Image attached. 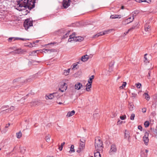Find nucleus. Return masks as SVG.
<instances>
[{
    "label": "nucleus",
    "mask_w": 157,
    "mask_h": 157,
    "mask_svg": "<svg viewBox=\"0 0 157 157\" xmlns=\"http://www.w3.org/2000/svg\"><path fill=\"white\" fill-rule=\"evenodd\" d=\"M103 144L102 141L98 138L95 139V147L97 150L101 151L103 148Z\"/></svg>",
    "instance_id": "obj_1"
},
{
    "label": "nucleus",
    "mask_w": 157,
    "mask_h": 157,
    "mask_svg": "<svg viewBox=\"0 0 157 157\" xmlns=\"http://www.w3.org/2000/svg\"><path fill=\"white\" fill-rule=\"evenodd\" d=\"M17 2V9L19 11H21L22 9H20V8H26L28 0H18Z\"/></svg>",
    "instance_id": "obj_2"
},
{
    "label": "nucleus",
    "mask_w": 157,
    "mask_h": 157,
    "mask_svg": "<svg viewBox=\"0 0 157 157\" xmlns=\"http://www.w3.org/2000/svg\"><path fill=\"white\" fill-rule=\"evenodd\" d=\"M72 36L73 35H71L69 36L70 38L68 40V42H71L72 41H74L76 42H81L84 39V37L82 36H78L76 37H74V36Z\"/></svg>",
    "instance_id": "obj_3"
},
{
    "label": "nucleus",
    "mask_w": 157,
    "mask_h": 157,
    "mask_svg": "<svg viewBox=\"0 0 157 157\" xmlns=\"http://www.w3.org/2000/svg\"><path fill=\"white\" fill-rule=\"evenodd\" d=\"M36 0H28V2H27L26 8H27L29 10H31L32 8L35 7Z\"/></svg>",
    "instance_id": "obj_4"
},
{
    "label": "nucleus",
    "mask_w": 157,
    "mask_h": 157,
    "mask_svg": "<svg viewBox=\"0 0 157 157\" xmlns=\"http://www.w3.org/2000/svg\"><path fill=\"white\" fill-rule=\"evenodd\" d=\"M24 26L25 29L27 30L30 27L33 26V22L29 20L26 19L24 22Z\"/></svg>",
    "instance_id": "obj_5"
},
{
    "label": "nucleus",
    "mask_w": 157,
    "mask_h": 157,
    "mask_svg": "<svg viewBox=\"0 0 157 157\" xmlns=\"http://www.w3.org/2000/svg\"><path fill=\"white\" fill-rule=\"evenodd\" d=\"M58 96V93H53L50 94L48 95H46L45 98L46 99H52L55 97L57 98Z\"/></svg>",
    "instance_id": "obj_6"
},
{
    "label": "nucleus",
    "mask_w": 157,
    "mask_h": 157,
    "mask_svg": "<svg viewBox=\"0 0 157 157\" xmlns=\"http://www.w3.org/2000/svg\"><path fill=\"white\" fill-rule=\"evenodd\" d=\"M117 151V148L116 146L114 144H112L111 146L110 149L109 151V153L110 155L114 154Z\"/></svg>",
    "instance_id": "obj_7"
},
{
    "label": "nucleus",
    "mask_w": 157,
    "mask_h": 157,
    "mask_svg": "<svg viewBox=\"0 0 157 157\" xmlns=\"http://www.w3.org/2000/svg\"><path fill=\"white\" fill-rule=\"evenodd\" d=\"M149 135V133L147 132H145L144 133V135L143 137V140L144 141V144L147 145L149 142V139L148 138V136Z\"/></svg>",
    "instance_id": "obj_8"
},
{
    "label": "nucleus",
    "mask_w": 157,
    "mask_h": 157,
    "mask_svg": "<svg viewBox=\"0 0 157 157\" xmlns=\"http://www.w3.org/2000/svg\"><path fill=\"white\" fill-rule=\"evenodd\" d=\"M71 0H63V5L64 8H67L70 5V1Z\"/></svg>",
    "instance_id": "obj_9"
},
{
    "label": "nucleus",
    "mask_w": 157,
    "mask_h": 157,
    "mask_svg": "<svg viewBox=\"0 0 157 157\" xmlns=\"http://www.w3.org/2000/svg\"><path fill=\"white\" fill-rule=\"evenodd\" d=\"M148 150L147 149L143 150L141 151L140 155L141 157H147V153Z\"/></svg>",
    "instance_id": "obj_10"
},
{
    "label": "nucleus",
    "mask_w": 157,
    "mask_h": 157,
    "mask_svg": "<svg viewBox=\"0 0 157 157\" xmlns=\"http://www.w3.org/2000/svg\"><path fill=\"white\" fill-rule=\"evenodd\" d=\"M124 136L125 139H127L128 141H129L130 138V134L129 131L126 129L124 131Z\"/></svg>",
    "instance_id": "obj_11"
},
{
    "label": "nucleus",
    "mask_w": 157,
    "mask_h": 157,
    "mask_svg": "<svg viewBox=\"0 0 157 157\" xmlns=\"http://www.w3.org/2000/svg\"><path fill=\"white\" fill-rule=\"evenodd\" d=\"M29 40V39H24V38H22L19 37H10L8 39V41L9 42H11L12 40H13V41H15L16 40Z\"/></svg>",
    "instance_id": "obj_12"
},
{
    "label": "nucleus",
    "mask_w": 157,
    "mask_h": 157,
    "mask_svg": "<svg viewBox=\"0 0 157 157\" xmlns=\"http://www.w3.org/2000/svg\"><path fill=\"white\" fill-rule=\"evenodd\" d=\"M134 19L133 16L130 17L126 19L124 21H123V24H128L132 22Z\"/></svg>",
    "instance_id": "obj_13"
},
{
    "label": "nucleus",
    "mask_w": 157,
    "mask_h": 157,
    "mask_svg": "<svg viewBox=\"0 0 157 157\" xmlns=\"http://www.w3.org/2000/svg\"><path fill=\"white\" fill-rule=\"evenodd\" d=\"M42 52L45 53H50L51 52H56V50L53 49H46L45 48H44L42 49Z\"/></svg>",
    "instance_id": "obj_14"
},
{
    "label": "nucleus",
    "mask_w": 157,
    "mask_h": 157,
    "mask_svg": "<svg viewBox=\"0 0 157 157\" xmlns=\"http://www.w3.org/2000/svg\"><path fill=\"white\" fill-rule=\"evenodd\" d=\"M88 83L86 85V90L87 91H89L90 90V88L91 87V84L92 83V81H88Z\"/></svg>",
    "instance_id": "obj_15"
},
{
    "label": "nucleus",
    "mask_w": 157,
    "mask_h": 157,
    "mask_svg": "<svg viewBox=\"0 0 157 157\" xmlns=\"http://www.w3.org/2000/svg\"><path fill=\"white\" fill-rule=\"evenodd\" d=\"M82 84L80 82H77L75 85V89L79 90L82 87Z\"/></svg>",
    "instance_id": "obj_16"
},
{
    "label": "nucleus",
    "mask_w": 157,
    "mask_h": 157,
    "mask_svg": "<svg viewBox=\"0 0 157 157\" xmlns=\"http://www.w3.org/2000/svg\"><path fill=\"white\" fill-rule=\"evenodd\" d=\"M23 52V51L20 48L16 49V50L13 51V52L14 54H17L22 53Z\"/></svg>",
    "instance_id": "obj_17"
},
{
    "label": "nucleus",
    "mask_w": 157,
    "mask_h": 157,
    "mask_svg": "<svg viewBox=\"0 0 157 157\" xmlns=\"http://www.w3.org/2000/svg\"><path fill=\"white\" fill-rule=\"evenodd\" d=\"M89 59V56L87 55L83 56L81 58V60L85 62L87 60Z\"/></svg>",
    "instance_id": "obj_18"
},
{
    "label": "nucleus",
    "mask_w": 157,
    "mask_h": 157,
    "mask_svg": "<svg viewBox=\"0 0 157 157\" xmlns=\"http://www.w3.org/2000/svg\"><path fill=\"white\" fill-rule=\"evenodd\" d=\"M63 98V97L62 96H59V95H58V97H57V98H57V102L59 104L61 105V104H63V103L62 102H60L59 101V98H60L61 99H62ZM61 101H62L63 102H64V101L63 100L61 99Z\"/></svg>",
    "instance_id": "obj_19"
},
{
    "label": "nucleus",
    "mask_w": 157,
    "mask_h": 157,
    "mask_svg": "<svg viewBox=\"0 0 157 157\" xmlns=\"http://www.w3.org/2000/svg\"><path fill=\"white\" fill-rule=\"evenodd\" d=\"M85 147V143H80L79 145V148L80 150V151L82 150Z\"/></svg>",
    "instance_id": "obj_20"
},
{
    "label": "nucleus",
    "mask_w": 157,
    "mask_h": 157,
    "mask_svg": "<svg viewBox=\"0 0 157 157\" xmlns=\"http://www.w3.org/2000/svg\"><path fill=\"white\" fill-rule=\"evenodd\" d=\"M144 30L146 32H149L151 30V26L148 25H146L144 27Z\"/></svg>",
    "instance_id": "obj_21"
},
{
    "label": "nucleus",
    "mask_w": 157,
    "mask_h": 157,
    "mask_svg": "<svg viewBox=\"0 0 157 157\" xmlns=\"http://www.w3.org/2000/svg\"><path fill=\"white\" fill-rule=\"evenodd\" d=\"M75 113V111L74 110H72L71 112H68L67 113V116L68 117H71L74 115Z\"/></svg>",
    "instance_id": "obj_22"
},
{
    "label": "nucleus",
    "mask_w": 157,
    "mask_h": 157,
    "mask_svg": "<svg viewBox=\"0 0 157 157\" xmlns=\"http://www.w3.org/2000/svg\"><path fill=\"white\" fill-rule=\"evenodd\" d=\"M66 84L65 83H64L61 86V87L63 88V90H62L60 88L59 89V90H60V91L62 92H63L64 91V90H66L67 88V86H66Z\"/></svg>",
    "instance_id": "obj_23"
},
{
    "label": "nucleus",
    "mask_w": 157,
    "mask_h": 157,
    "mask_svg": "<svg viewBox=\"0 0 157 157\" xmlns=\"http://www.w3.org/2000/svg\"><path fill=\"white\" fill-rule=\"evenodd\" d=\"M134 105L132 103H129V108L130 111H132L133 109Z\"/></svg>",
    "instance_id": "obj_24"
},
{
    "label": "nucleus",
    "mask_w": 157,
    "mask_h": 157,
    "mask_svg": "<svg viewBox=\"0 0 157 157\" xmlns=\"http://www.w3.org/2000/svg\"><path fill=\"white\" fill-rule=\"evenodd\" d=\"M119 15H116V14H114L111 15L110 16V18L111 19H115V18H120L121 17H119Z\"/></svg>",
    "instance_id": "obj_25"
},
{
    "label": "nucleus",
    "mask_w": 157,
    "mask_h": 157,
    "mask_svg": "<svg viewBox=\"0 0 157 157\" xmlns=\"http://www.w3.org/2000/svg\"><path fill=\"white\" fill-rule=\"evenodd\" d=\"M70 70V69H68L67 70H65L64 71L63 74L65 75H68Z\"/></svg>",
    "instance_id": "obj_26"
},
{
    "label": "nucleus",
    "mask_w": 157,
    "mask_h": 157,
    "mask_svg": "<svg viewBox=\"0 0 157 157\" xmlns=\"http://www.w3.org/2000/svg\"><path fill=\"white\" fill-rule=\"evenodd\" d=\"M136 25H135H135H133L132 28H130V29H129L128 30V31L125 32L124 33V34L125 35H126L128 33V32L129 31H130L131 30H133V29H135V28H136Z\"/></svg>",
    "instance_id": "obj_27"
},
{
    "label": "nucleus",
    "mask_w": 157,
    "mask_h": 157,
    "mask_svg": "<svg viewBox=\"0 0 157 157\" xmlns=\"http://www.w3.org/2000/svg\"><path fill=\"white\" fill-rule=\"evenodd\" d=\"M74 145H72L71 147L70 150L69 151V152L70 153L74 152H75V150L74 149Z\"/></svg>",
    "instance_id": "obj_28"
},
{
    "label": "nucleus",
    "mask_w": 157,
    "mask_h": 157,
    "mask_svg": "<svg viewBox=\"0 0 157 157\" xmlns=\"http://www.w3.org/2000/svg\"><path fill=\"white\" fill-rule=\"evenodd\" d=\"M22 134L21 131H20L16 133L17 137L19 139L22 136Z\"/></svg>",
    "instance_id": "obj_29"
},
{
    "label": "nucleus",
    "mask_w": 157,
    "mask_h": 157,
    "mask_svg": "<svg viewBox=\"0 0 157 157\" xmlns=\"http://www.w3.org/2000/svg\"><path fill=\"white\" fill-rule=\"evenodd\" d=\"M139 13V10H135L132 13V16H133V17L134 18V17L135 16L136 14H137Z\"/></svg>",
    "instance_id": "obj_30"
},
{
    "label": "nucleus",
    "mask_w": 157,
    "mask_h": 157,
    "mask_svg": "<svg viewBox=\"0 0 157 157\" xmlns=\"http://www.w3.org/2000/svg\"><path fill=\"white\" fill-rule=\"evenodd\" d=\"M20 152L22 154H24L26 150V149L25 148V147H22L20 148Z\"/></svg>",
    "instance_id": "obj_31"
},
{
    "label": "nucleus",
    "mask_w": 157,
    "mask_h": 157,
    "mask_svg": "<svg viewBox=\"0 0 157 157\" xmlns=\"http://www.w3.org/2000/svg\"><path fill=\"white\" fill-rule=\"evenodd\" d=\"M14 109V107L13 106H11L10 107V109H6L5 110L6 112H9V111H12Z\"/></svg>",
    "instance_id": "obj_32"
},
{
    "label": "nucleus",
    "mask_w": 157,
    "mask_h": 157,
    "mask_svg": "<svg viewBox=\"0 0 157 157\" xmlns=\"http://www.w3.org/2000/svg\"><path fill=\"white\" fill-rule=\"evenodd\" d=\"M154 104L155 105V106H157V94L155 95L154 98Z\"/></svg>",
    "instance_id": "obj_33"
},
{
    "label": "nucleus",
    "mask_w": 157,
    "mask_h": 157,
    "mask_svg": "<svg viewBox=\"0 0 157 157\" xmlns=\"http://www.w3.org/2000/svg\"><path fill=\"white\" fill-rule=\"evenodd\" d=\"M135 1H136V2H147L148 3H149V2H151V0H149L148 1H147V0L142 1V0H135Z\"/></svg>",
    "instance_id": "obj_34"
},
{
    "label": "nucleus",
    "mask_w": 157,
    "mask_h": 157,
    "mask_svg": "<svg viewBox=\"0 0 157 157\" xmlns=\"http://www.w3.org/2000/svg\"><path fill=\"white\" fill-rule=\"evenodd\" d=\"M94 157H101V155L99 152H97L94 153Z\"/></svg>",
    "instance_id": "obj_35"
},
{
    "label": "nucleus",
    "mask_w": 157,
    "mask_h": 157,
    "mask_svg": "<svg viewBox=\"0 0 157 157\" xmlns=\"http://www.w3.org/2000/svg\"><path fill=\"white\" fill-rule=\"evenodd\" d=\"M147 55V54H146L144 55V61L146 63H148L149 62V60L147 59V58L146 57V56Z\"/></svg>",
    "instance_id": "obj_36"
},
{
    "label": "nucleus",
    "mask_w": 157,
    "mask_h": 157,
    "mask_svg": "<svg viewBox=\"0 0 157 157\" xmlns=\"http://www.w3.org/2000/svg\"><path fill=\"white\" fill-rule=\"evenodd\" d=\"M78 67V66L77 64L74 63L73 65L72 70H74L75 68H77Z\"/></svg>",
    "instance_id": "obj_37"
},
{
    "label": "nucleus",
    "mask_w": 157,
    "mask_h": 157,
    "mask_svg": "<svg viewBox=\"0 0 157 157\" xmlns=\"http://www.w3.org/2000/svg\"><path fill=\"white\" fill-rule=\"evenodd\" d=\"M65 144V143L64 142L61 144L60 146H59V149L60 151H61L62 150L63 146Z\"/></svg>",
    "instance_id": "obj_38"
},
{
    "label": "nucleus",
    "mask_w": 157,
    "mask_h": 157,
    "mask_svg": "<svg viewBox=\"0 0 157 157\" xmlns=\"http://www.w3.org/2000/svg\"><path fill=\"white\" fill-rule=\"evenodd\" d=\"M149 125V123L148 121H146L144 123V125L146 128Z\"/></svg>",
    "instance_id": "obj_39"
},
{
    "label": "nucleus",
    "mask_w": 157,
    "mask_h": 157,
    "mask_svg": "<svg viewBox=\"0 0 157 157\" xmlns=\"http://www.w3.org/2000/svg\"><path fill=\"white\" fill-rule=\"evenodd\" d=\"M100 36H101V33H100L97 34H96L93 36V38H96L99 37Z\"/></svg>",
    "instance_id": "obj_40"
},
{
    "label": "nucleus",
    "mask_w": 157,
    "mask_h": 157,
    "mask_svg": "<svg viewBox=\"0 0 157 157\" xmlns=\"http://www.w3.org/2000/svg\"><path fill=\"white\" fill-rule=\"evenodd\" d=\"M144 95H145V98L147 100H149L150 99V96L148 95V94L146 93H144Z\"/></svg>",
    "instance_id": "obj_41"
},
{
    "label": "nucleus",
    "mask_w": 157,
    "mask_h": 157,
    "mask_svg": "<svg viewBox=\"0 0 157 157\" xmlns=\"http://www.w3.org/2000/svg\"><path fill=\"white\" fill-rule=\"evenodd\" d=\"M126 82H123V84L121 86H120V89H123L126 85Z\"/></svg>",
    "instance_id": "obj_42"
},
{
    "label": "nucleus",
    "mask_w": 157,
    "mask_h": 157,
    "mask_svg": "<svg viewBox=\"0 0 157 157\" xmlns=\"http://www.w3.org/2000/svg\"><path fill=\"white\" fill-rule=\"evenodd\" d=\"M69 31H68V32H67V33H66L65 35H63V38L65 39V38H67L68 36H69Z\"/></svg>",
    "instance_id": "obj_43"
},
{
    "label": "nucleus",
    "mask_w": 157,
    "mask_h": 157,
    "mask_svg": "<svg viewBox=\"0 0 157 157\" xmlns=\"http://www.w3.org/2000/svg\"><path fill=\"white\" fill-rule=\"evenodd\" d=\"M135 117V115L134 113H132L131 114L130 117V119L132 120H133L134 119V117Z\"/></svg>",
    "instance_id": "obj_44"
},
{
    "label": "nucleus",
    "mask_w": 157,
    "mask_h": 157,
    "mask_svg": "<svg viewBox=\"0 0 157 157\" xmlns=\"http://www.w3.org/2000/svg\"><path fill=\"white\" fill-rule=\"evenodd\" d=\"M31 103L32 104V105L35 106L36 105H37V104H38V102L37 101H36L32 102Z\"/></svg>",
    "instance_id": "obj_45"
},
{
    "label": "nucleus",
    "mask_w": 157,
    "mask_h": 157,
    "mask_svg": "<svg viewBox=\"0 0 157 157\" xmlns=\"http://www.w3.org/2000/svg\"><path fill=\"white\" fill-rule=\"evenodd\" d=\"M46 140L47 142H49L50 140V136H46L45 137Z\"/></svg>",
    "instance_id": "obj_46"
},
{
    "label": "nucleus",
    "mask_w": 157,
    "mask_h": 157,
    "mask_svg": "<svg viewBox=\"0 0 157 157\" xmlns=\"http://www.w3.org/2000/svg\"><path fill=\"white\" fill-rule=\"evenodd\" d=\"M109 31V30H107L104 31L103 32H101V36L104 35L105 34H106L108 33V32Z\"/></svg>",
    "instance_id": "obj_47"
},
{
    "label": "nucleus",
    "mask_w": 157,
    "mask_h": 157,
    "mask_svg": "<svg viewBox=\"0 0 157 157\" xmlns=\"http://www.w3.org/2000/svg\"><path fill=\"white\" fill-rule=\"evenodd\" d=\"M126 118V116L125 115H124L123 116H121L120 117V118L122 120H124Z\"/></svg>",
    "instance_id": "obj_48"
},
{
    "label": "nucleus",
    "mask_w": 157,
    "mask_h": 157,
    "mask_svg": "<svg viewBox=\"0 0 157 157\" xmlns=\"http://www.w3.org/2000/svg\"><path fill=\"white\" fill-rule=\"evenodd\" d=\"M80 143H85V140L83 138H82L80 140Z\"/></svg>",
    "instance_id": "obj_49"
},
{
    "label": "nucleus",
    "mask_w": 157,
    "mask_h": 157,
    "mask_svg": "<svg viewBox=\"0 0 157 157\" xmlns=\"http://www.w3.org/2000/svg\"><path fill=\"white\" fill-rule=\"evenodd\" d=\"M136 85L137 88H139L141 86V84L140 83L136 84Z\"/></svg>",
    "instance_id": "obj_50"
},
{
    "label": "nucleus",
    "mask_w": 157,
    "mask_h": 157,
    "mask_svg": "<svg viewBox=\"0 0 157 157\" xmlns=\"http://www.w3.org/2000/svg\"><path fill=\"white\" fill-rule=\"evenodd\" d=\"M142 112L143 113H144L146 112V108H144L142 109Z\"/></svg>",
    "instance_id": "obj_51"
},
{
    "label": "nucleus",
    "mask_w": 157,
    "mask_h": 157,
    "mask_svg": "<svg viewBox=\"0 0 157 157\" xmlns=\"http://www.w3.org/2000/svg\"><path fill=\"white\" fill-rule=\"evenodd\" d=\"M94 76L93 75H92L89 78L90 80H92L93 79H94Z\"/></svg>",
    "instance_id": "obj_52"
},
{
    "label": "nucleus",
    "mask_w": 157,
    "mask_h": 157,
    "mask_svg": "<svg viewBox=\"0 0 157 157\" xmlns=\"http://www.w3.org/2000/svg\"><path fill=\"white\" fill-rule=\"evenodd\" d=\"M132 97L134 98L136 97V94L133 93H132Z\"/></svg>",
    "instance_id": "obj_53"
},
{
    "label": "nucleus",
    "mask_w": 157,
    "mask_h": 157,
    "mask_svg": "<svg viewBox=\"0 0 157 157\" xmlns=\"http://www.w3.org/2000/svg\"><path fill=\"white\" fill-rule=\"evenodd\" d=\"M9 107V106L8 105H5L3 106L2 107V109H4V108H8Z\"/></svg>",
    "instance_id": "obj_54"
},
{
    "label": "nucleus",
    "mask_w": 157,
    "mask_h": 157,
    "mask_svg": "<svg viewBox=\"0 0 157 157\" xmlns=\"http://www.w3.org/2000/svg\"><path fill=\"white\" fill-rule=\"evenodd\" d=\"M155 135L157 136V125L156 126V128L155 129Z\"/></svg>",
    "instance_id": "obj_55"
},
{
    "label": "nucleus",
    "mask_w": 157,
    "mask_h": 157,
    "mask_svg": "<svg viewBox=\"0 0 157 157\" xmlns=\"http://www.w3.org/2000/svg\"><path fill=\"white\" fill-rule=\"evenodd\" d=\"M138 129L141 131V129L142 128L141 126L139 125L138 127Z\"/></svg>",
    "instance_id": "obj_56"
},
{
    "label": "nucleus",
    "mask_w": 157,
    "mask_h": 157,
    "mask_svg": "<svg viewBox=\"0 0 157 157\" xmlns=\"http://www.w3.org/2000/svg\"><path fill=\"white\" fill-rule=\"evenodd\" d=\"M73 35L72 36H74V37H75L76 36H75L76 35V33H73L71 35Z\"/></svg>",
    "instance_id": "obj_57"
},
{
    "label": "nucleus",
    "mask_w": 157,
    "mask_h": 157,
    "mask_svg": "<svg viewBox=\"0 0 157 157\" xmlns=\"http://www.w3.org/2000/svg\"><path fill=\"white\" fill-rule=\"evenodd\" d=\"M23 10H25V12H26V13L25 14V15L27 14L28 13H29V11H28V10H26L25 9H23Z\"/></svg>",
    "instance_id": "obj_58"
},
{
    "label": "nucleus",
    "mask_w": 157,
    "mask_h": 157,
    "mask_svg": "<svg viewBox=\"0 0 157 157\" xmlns=\"http://www.w3.org/2000/svg\"><path fill=\"white\" fill-rule=\"evenodd\" d=\"M122 122V121H121L120 120H119V121H118L117 123L118 124H121Z\"/></svg>",
    "instance_id": "obj_59"
},
{
    "label": "nucleus",
    "mask_w": 157,
    "mask_h": 157,
    "mask_svg": "<svg viewBox=\"0 0 157 157\" xmlns=\"http://www.w3.org/2000/svg\"><path fill=\"white\" fill-rule=\"evenodd\" d=\"M10 125V123H9L8 124H6V125L5 126V128H8Z\"/></svg>",
    "instance_id": "obj_60"
},
{
    "label": "nucleus",
    "mask_w": 157,
    "mask_h": 157,
    "mask_svg": "<svg viewBox=\"0 0 157 157\" xmlns=\"http://www.w3.org/2000/svg\"><path fill=\"white\" fill-rule=\"evenodd\" d=\"M30 79H28L27 80V81L28 82H29L31 81V80H30Z\"/></svg>",
    "instance_id": "obj_61"
},
{
    "label": "nucleus",
    "mask_w": 157,
    "mask_h": 157,
    "mask_svg": "<svg viewBox=\"0 0 157 157\" xmlns=\"http://www.w3.org/2000/svg\"><path fill=\"white\" fill-rule=\"evenodd\" d=\"M121 9H124V6H122L121 7Z\"/></svg>",
    "instance_id": "obj_62"
},
{
    "label": "nucleus",
    "mask_w": 157,
    "mask_h": 157,
    "mask_svg": "<svg viewBox=\"0 0 157 157\" xmlns=\"http://www.w3.org/2000/svg\"><path fill=\"white\" fill-rule=\"evenodd\" d=\"M148 74L149 75V76H150V72L149 71L148 73Z\"/></svg>",
    "instance_id": "obj_63"
},
{
    "label": "nucleus",
    "mask_w": 157,
    "mask_h": 157,
    "mask_svg": "<svg viewBox=\"0 0 157 157\" xmlns=\"http://www.w3.org/2000/svg\"><path fill=\"white\" fill-rule=\"evenodd\" d=\"M38 42H39V41H38V40H36V41L35 42H36V43H38Z\"/></svg>",
    "instance_id": "obj_64"
}]
</instances>
